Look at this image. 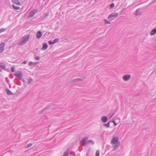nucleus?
Here are the masks:
<instances>
[{"mask_svg":"<svg viewBox=\"0 0 156 156\" xmlns=\"http://www.w3.org/2000/svg\"><path fill=\"white\" fill-rule=\"evenodd\" d=\"M30 36V34L24 36L21 39V41L18 42V45H20L25 44L28 41Z\"/></svg>","mask_w":156,"mask_h":156,"instance_id":"1","label":"nucleus"},{"mask_svg":"<svg viewBox=\"0 0 156 156\" xmlns=\"http://www.w3.org/2000/svg\"><path fill=\"white\" fill-rule=\"evenodd\" d=\"M118 15V13L116 12H113L109 15L108 17V19L109 20L111 21L114 19L113 17L116 18Z\"/></svg>","mask_w":156,"mask_h":156,"instance_id":"2","label":"nucleus"},{"mask_svg":"<svg viewBox=\"0 0 156 156\" xmlns=\"http://www.w3.org/2000/svg\"><path fill=\"white\" fill-rule=\"evenodd\" d=\"M88 137H84L81 140L80 143L82 146H85L87 143Z\"/></svg>","mask_w":156,"mask_h":156,"instance_id":"3","label":"nucleus"},{"mask_svg":"<svg viewBox=\"0 0 156 156\" xmlns=\"http://www.w3.org/2000/svg\"><path fill=\"white\" fill-rule=\"evenodd\" d=\"M37 12V10L36 9H33L29 13L28 17H32Z\"/></svg>","mask_w":156,"mask_h":156,"instance_id":"4","label":"nucleus"},{"mask_svg":"<svg viewBox=\"0 0 156 156\" xmlns=\"http://www.w3.org/2000/svg\"><path fill=\"white\" fill-rule=\"evenodd\" d=\"M120 142L119 141L115 143V144H114V145L113 146V147H114L113 149V151H115L117 149L120 145Z\"/></svg>","mask_w":156,"mask_h":156,"instance_id":"5","label":"nucleus"},{"mask_svg":"<svg viewBox=\"0 0 156 156\" xmlns=\"http://www.w3.org/2000/svg\"><path fill=\"white\" fill-rule=\"evenodd\" d=\"M131 78V76L129 75H125L122 77V79L125 81H127L129 80Z\"/></svg>","mask_w":156,"mask_h":156,"instance_id":"6","label":"nucleus"},{"mask_svg":"<svg viewBox=\"0 0 156 156\" xmlns=\"http://www.w3.org/2000/svg\"><path fill=\"white\" fill-rule=\"evenodd\" d=\"M118 142H119V141L118 138L116 139V138L115 137L113 136L111 140V143L112 144H114Z\"/></svg>","mask_w":156,"mask_h":156,"instance_id":"7","label":"nucleus"},{"mask_svg":"<svg viewBox=\"0 0 156 156\" xmlns=\"http://www.w3.org/2000/svg\"><path fill=\"white\" fill-rule=\"evenodd\" d=\"M108 118L106 116H103L101 118V120L103 122H106L108 121Z\"/></svg>","mask_w":156,"mask_h":156,"instance_id":"8","label":"nucleus"},{"mask_svg":"<svg viewBox=\"0 0 156 156\" xmlns=\"http://www.w3.org/2000/svg\"><path fill=\"white\" fill-rule=\"evenodd\" d=\"M4 46L5 43L4 42H2L0 44V51H4Z\"/></svg>","mask_w":156,"mask_h":156,"instance_id":"9","label":"nucleus"},{"mask_svg":"<svg viewBox=\"0 0 156 156\" xmlns=\"http://www.w3.org/2000/svg\"><path fill=\"white\" fill-rule=\"evenodd\" d=\"M5 64L3 62L0 63V68L2 69L5 70Z\"/></svg>","mask_w":156,"mask_h":156,"instance_id":"10","label":"nucleus"},{"mask_svg":"<svg viewBox=\"0 0 156 156\" xmlns=\"http://www.w3.org/2000/svg\"><path fill=\"white\" fill-rule=\"evenodd\" d=\"M42 35V33L41 31H38L36 33V37L37 39H39Z\"/></svg>","mask_w":156,"mask_h":156,"instance_id":"11","label":"nucleus"},{"mask_svg":"<svg viewBox=\"0 0 156 156\" xmlns=\"http://www.w3.org/2000/svg\"><path fill=\"white\" fill-rule=\"evenodd\" d=\"M48 45L46 43H44L43 44V46L41 48L42 50H46L48 48Z\"/></svg>","mask_w":156,"mask_h":156,"instance_id":"12","label":"nucleus"},{"mask_svg":"<svg viewBox=\"0 0 156 156\" xmlns=\"http://www.w3.org/2000/svg\"><path fill=\"white\" fill-rule=\"evenodd\" d=\"M140 9H137L135 12V16L140 15L141 14V13H140Z\"/></svg>","mask_w":156,"mask_h":156,"instance_id":"13","label":"nucleus"},{"mask_svg":"<svg viewBox=\"0 0 156 156\" xmlns=\"http://www.w3.org/2000/svg\"><path fill=\"white\" fill-rule=\"evenodd\" d=\"M23 75V74L22 72L20 71L19 73H18V75H17V76L20 79H21L22 78Z\"/></svg>","mask_w":156,"mask_h":156,"instance_id":"14","label":"nucleus"},{"mask_svg":"<svg viewBox=\"0 0 156 156\" xmlns=\"http://www.w3.org/2000/svg\"><path fill=\"white\" fill-rule=\"evenodd\" d=\"M50 108V106H47L44 108L42 110H44L43 113H46L47 112V110L49 109Z\"/></svg>","mask_w":156,"mask_h":156,"instance_id":"15","label":"nucleus"},{"mask_svg":"<svg viewBox=\"0 0 156 156\" xmlns=\"http://www.w3.org/2000/svg\"><path fill=\"white\" fill-rule=\"evenodd\" d=\"M156 33V28H154L150 32V34L151 35H153Z\"/></svg>","mask_w":156,"mask_h":156,"instance_id":"16","label":"nucleus"},{"mask_svg":"<svg viewBox=\"0 0 156 156\" xmlns=\"http://www.w3.org/2000/svg\"><path fill=\"white\" fill-rule=\"evenodd\" d=\"M5 90H6L7 94L8 95H12V93L9 89H5Z\"/></svg>","mask_w":156,"mask_h":156,"instance_id":"17","label":"nucleus"},{"mask_svg":"<svg viewBox=\"0 0 156 156\" xmlns=\"http://www.w3.org/2000/svg\"><path fill=\"white\" fill-rule=\"evenodd\" d=\"M13 3L17 5H20V2L18 0H14L13 1Z\"/></svg>","mask_w":156,"mask_h":156,"instance_id":"18","label":"nucleus"},{"mask_svg":"<svg viewBox=\"0 0 156 156\" xmlns=\"http://www.w3.org/2000/svg\"><path fill=\"white\" fill-rule=\"evenodd\" d=\"M110 122H109L108 123L106 124L104 123V126L107 128L109 127Z\"/></svg>","mask_w":156,"mask_h":156,"instance_id":"19","label":"nucleus"},{"mask_svg":"<svg viewBox=\"0 0 156 156\" xmlns=\"http://www.w3.org/2000/svg\"><path fill=\"white\" fill-rule=\"evenodd\" d=\"M12 6L14 9L16 10H19L20 9L19 7L16 6L14 5H12Z\"/></svg>","mask_w":156,"mask_h":156,"instance_id":"20","label":"nucleus"},{"mask_svg":"<svg viewBox=\"0 0 156 156\" xmlns=\"http://www.w3.org/2000/svg\"><path fill=\"white\" fill-rule=\"evenodd\" d=\"M115 113H116V112L115 111L112 114L111 112L109 114V116H110V118H112V116L114 115V114H115Z\"/></svg>","mask_w":156,"mask_h":156,"instance_id":"21","label":"nucleus"},{"mask_svg":"<svg viewBox=\"0 0 156 156\" xmlns=\"http://www.w3.org/2000/svg\"><path fill=\"white\" fill-rule=\"evenodd\" d=\"M103 20L105 21V24H110L111 23V22H109L108 21V20L105 19H104Z\"/></svg>","mask_w":156,"mask_h":156,"instance_id":"22","label":"nucleus"},{"mask_svg":"<svg viewBox=\"0 0 156 156\" xmlns=\"http://www.w3.org/2000/svg\"><path fill=\"white\" fill-rule=\"evenodd\" d=\"M59 40V39L58 38H56L53 41V43L55 44L57 42H58Z\"/></svg>","mask_w":156,"mask_h":156,"instance_id":"23","label":"nucleus"},{"mask_svg":"<svg viewBox=\"0 0 156 156\" xmlns=\"http://www.w3.org/2000/svg\"><path fill=\"white\" fill-rule=\"evenodd\" d=\"M114 5H114V3H112L111 4V5H110L109 7V9H111L113 8L114 7Z\"/></svg>","mask_w":156,"mask_h":156,"instance_id":"24","label":"nucleus"},{"mask_svg":"<svg viewBox=\"0 0 156 156\" xmlns=\"http://www.w3.org/2000/svg\"><path fill=\"white\" fill-rule=\"evenodd\" d=\"M36 63H33V62L30 61L29 62L28 65L30 66H31L33 64L35 65Z\"/></svg>","mask_w":156,"mask_h":156,"instance_id":"25","label":"nucleus"},{"mask_svg":"<svg viewBox=\"0 0 156 156\" xmlns=\"http://www.w3.org/2000/svg\"><path fill=\"white\" fill-rule=\"evenodd\" d=\"M33 82V80L31 78H30L28 81V83L30 84L31 83H32Z\"/></svg>","mask_w":156,"mask_h":156,"instance_id":"26","label":"nucleus"},{"mask_svg":"<svg viewBox=\"0 0 156 156\" xmlns=\"http://www.w3.org/2000/svg\"><path fill=\"white\" fill-rule=\"evenodd\" d=\"M100 154V151L99 150L97 151L96 153V156H99Z\"/></svg>","mask_w":156,"mask_h":156,"instance_id":"27","label":"nucleus"},{"mask_svg":"<svg viewBox=\"0 0 156 156\" xmlns=\"http://www.w3.org/2000/svg\"><path fill=\"white\" fill-rule=\"evenodd\" d=\"M91 143L92 145H94V142L92 140H89L87 141V143Z\"/></svg>","mask_w":156,"mask_h":156,"instance_id":"28","label":"nucleus"},{"mask_svg":"<svg viewBox=\"0 0 156 156\" xmlns=\"http://www.w3.org/2000/svg\"><path fill=\"white\" fill-rule=\"evenodd\" d=\"M32 145V144L31 143H29L28 144L27 146L26 147V148H28L30 147Z\"/></svg>","mask_w":156,"mask_h":156,"instance_id":"29","label":"nucleus"},{"mask_svg":"<svg viewBox=\"0 0 156 156\" xmlns=\"http://www.w3.org/2000/svg\"><path fill=\"white\" fill-rule=\"evenodd\" d=\"M74 80H75V81H80V80L81 81H83V80L80 79H79V78L75 79H74Z\"/></svg>","mask_w":156,"mask_h":156,"instance_id":"30","label":"nucleus"},{"mask_svg":"<svg viewBox=\"0 0 156 156\" xmlns=\"http://www.w3.org/2000/svg\"><path fill=\"white\" fill-rule=\"evenodd\" d=\"M75 82L74 79H73L70 81L68 83V84H70L71 83Z\"/></svg>","mask_w":156,"mask_h":156,"instance_id":"31","label":"nucleus"},{"mask_svg":"<svg viewBox=\"0 0 156 156\" xmlns=\"http://www.w3.org/2000/svg\"><path fill=\"white\" fill-rule=\"evenodd\" d=\"M11 70L12 72H14L15 71V67L14 66L12 67L11 68Z\"/></svg>","mask_w":156,"mask_h":156,"instance_id":"32","label":"nucleus"},{"mask_svg":"<svg viewBox=\"0 0 156 156\" xmlns=\"http://www.w3.org/2000/svg\"><path fill=\"white\" fill-rule=\"evenodd\" d=\"M68 152H65L63 155V156H68Z\"/></svg>","mask_w":156,"mask_h":156,"instance_id":"33","label":"nucleus"},{"mask_svg":"<svg viewBox=\"0 0 156 156\" xmlns=\"http://www.w3.org/2000/svg\"><path fill=\"white\" fill-rule=\"evenodd\" d=\"M48 43H49V44H54V43H53V41H48Z\"/></svg>","mask_w":156,"mask_h":156,"instance_id":"34","label":"nucleus"},{"mask_svg":"<svg viewBox=\"0 0 156 156\" xmlns=\"http://www.w3.org/2000/svg\"><path fill=\"white\" fill-rule=\"evenodd\" d=\"M5 30L4 28L1 29H0V33L4 31H5Z\"/></svg>","mask_w":156,"mask_h":156,"instance_id":"35","label":"nucleus"},{"mask_svg":"<svg viewBox=\"0 0 156 156\" xmlns=\"http://www.w3.org/2000/svg\"><path fill=\"white\" fill-rule=\"evenodd\" d=\"M44 111V110H42L39 111L38 112V114H41L42 113H43V112H44L43 111Z\"/></svg>","mask_w":156,"mask_h":156,"instance_id":"36","label":"nucleus"},{"mask_svg":"<svg viewBox=\"0 0 156 156\" xmlns=\"http://www.w3.org/2000/svg\"><path fill=\"white\" fill-rule=\"evenodd\" d=\"M39 59L40 57L39 56L35 57V59L37 60H38Z\"/></svg>","mask_w":156,"mask_h":156,"instance_id":"37","label":"nucleus"},{"mask_svg":"<svg viewBox=\"0 0 156 156\" xmlns=\"http://www.w3.org/2000/svg\"><path fill=\"white\" fill-rule=\"evenodd\" d=\"M27 61L26 60H24L22 63L23 64H25L27 63Z\"/></svg>","mask_w":156,"mask_h":156,"instance_id":"38","label":"nucleus"},{"mask_svg":"<svg viewBox=\"0 0 156 156\" xmlns=\"http://www.w3.org/2000/svg\"><path fill=\"white\" fill-rule=\"evenodd\" d=\"M19 73V72H18L17 73H15V76H17V75H18V73Z\"/></svg>","mask_w":156,"mask_h":156,"instance_id":"39","label":"nucleus"},{"mask_svg":"<svg viewBox=\"0 0 156 156\" xmlns=\"http://www.w3.org/2000/svg\"><path fill=\"white\" fill-rule=\"evenodd\" d=\"M118 108H117L115 110V111H114L115 112H116L118 110Z\"/></svg>","mask_w":156,"mask_h":156,"instance_id":"40","label":"nucleus"},{"mask_svg":"<svg viewBox=\"0 0 156 156\" xmlns=\"http://www.w3.org/2000/svg\"><path fill=\"white\" fill-rule=\"evenodd\" d=\"M154 50H156V44L154 45Z\"/></svg>","mask_w":156,"mask_h":156,"instance_id":"41","label":"nucleus"},{"mask_svg":"<svg viewBox=\"0 0 156 156\" xmlns=\"http://www.w3.org/2000/svg\"><path fill=\"white\" fill-rule=\"evenodd\" d=\"M117 125V123H115V122L114 123V126H116V125Z\"/></svg>","mask_w":156,"mask_h":156,"instance_id":"42","label":"nucleus"},{"mask_svg":"<svg viewBox=\"0 0 156 156\" xmlns=\"http://www.w3.org/2000/svg\"><path fill=\"white\" fill-rule=\"evenodd\" d=\"M46 15V17L48 15V13H47L46 14H45Z\"/></svg>","mask_w":156,"mask_h":156,"instance_id":"43","label":"nucleus"},{"mask_svg":"<svg viewBox=\"0 0 156 156\" xmlns=\"http://www.w3.org/2000/svg\"><path fill=\"white\" fill-rule=\"evenodd\" d=\"M112 122H113L114 123L115 122V120H113L112 121Z\"/></svg>","mask_w":156,"mask_h":156,"instance_id":"44","label":"nucleus"},{"mask_svg":"<svg viewBox=\"0 0 156 156\" xmlns=\"http://www.w3.org/2000/svg\"><path fill=\"white\" fill-rule=\"evenodd\" d=\"M9 88H11V85H10V84H9Z\"/></svg>","mask_w":156,"mask_h":156,"instance_id":"45","label":"nucleus"},{"mask_svg":"<svg viewBox=\"0 0 156 156\" xmlns=\"http://www.w3.org/2000/svg\"><path fill=\"white\" fill-rule=\"evenodd\" d=\"M2 52V51H0V53H1Z\"/></svg>","mask_w":156,"mask_h":156,"instance_id":"46","label":"nucleus"},{"mask_svg":"<svg viewBox=\"0 0 156 156\" xmlns=\"http://www.w3.org/2000/svg\"><path fill=\"white\" fill-rule=\"evenodd\" d=\"M2 71V70L1 69H0V72H1Z\"/></svg>","mask_w":156,"mask_h":156,"instance_id":"47","label":"nucleus"}]
</instances>
